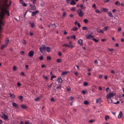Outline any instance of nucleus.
Wrapping results in <instances>:
<instances>
[{
    "label": "nucleus",
    "mask_w": 124,
    "mask_h": 124,
    "mask_svg": "<svg viewBox=\"0 0 124 124\" xmlns=\"http://www.w3.org/2000/svg\"><path fill=\"white\" fill-rule=\"evenodd\" d=\"M101 101V99L99 98L98 99H96V103H100V102Z\"/></svg>",
    "instance_id": "21"
},
{
    "label": "nucleus",
    "mask_w": 124,
    "mask_h": 124,
    "mask_svg": "<svg viewBox=\"0 0 124 124\" xmlns=\"http://www.w3.org/2000/svg\"><path fill=\"white\" fill-rule=\"evenodd\" d=\"M29 65H26L25 66V67L26 69H28V67H29Z\"/></svg>",
    "instance_id": "64"
},
{
    "label": "nucleus",
    "mask_w": 124,
    "mask_h": 124,
    "mask_svg": "<svg viewBox=\"0 0 124 124\" xmlns=\"http://www.w3.org/2000/svg\"><path fill=\"white\" fill-rule=\"evenodd\" d=\"M41 52L45 51L46 47L45 46H40L39 48Z\"/></svg>",
    "instance_id": "7"
},
{
    "label": "nucleus",
    "mask_w": 124,
    "mask_h": 124,
    "mask_svg": "<svg viewBox=\"0 0 124 124\" xmlns=\"http://www.w3.org/2000/svg\"><path fill=\"white\" fill-rule=\"evenodd\" d=\"M115 93L114 92L109 93L107 95V97L111 98L115 96Z\"/></svg>",
    "instance_id": "4"
},
{
    "label": "nucleus",
    "mask_w": 124,
    "mask_h": 124,
    "mask_svg": "<svg viewBox=\"0 0 124 124\" xmlns=\"http://www.w3.org/2000/svg\"><path fill=\"white\" fill-rule=\"evenodd\" d=\"M95 12L96 13H101V12L99 11V10L98 9H96L95 10Z\"/></svg>",
    "instance_id": "38"
},
{
    "label": "nucleus",
    "mask_w": 124,
    "mask_h": 124,
    "mask_svg": "<svg viewBox=\"0 0 124 124\" xmlns=\"http://www.w3.org/2000/svg\"><path fill=\"white\" fill-rule=\"evenodd\" d=\"M39 97H37L36 99H35L34 100L35 101H39Z\"/></svg>",
    "instance_id": "50"
},
{
    "label": "nucleus",
    "mask_w": 124,
    "mask_h": 124,
    "mask_svg": "<svg viewBox=\"0 0 124 124\" xmlns=\"http://www.w3.org/2000/svg\"><path fill=\"white\" fill-rule=\"evenodd\" d=\"M74 98L72 96H70L69 98V100H74Z\"/></svg>",
    "instance_id": "43"
},
{
    "label": "nucleus",
    "mask_w": 124,
    "mask_h": 124,
    "mask_svg": "<svg viewBox=\"0 0 124 124\" xmlns=\"http://www.w3.org/2000/svg\"><path fill=\"white\" fill-rule=\"evenodd\" d=\"M61 88V85H59V86L57 87V89H60Z\"/></svg>",
    "instance_id": "35"
},
{
    "label": "nucleus",
    "mask_w": 124,
    "mask_h": 124,
    "mask_svg": "<svg viewBox=\"0 0 124 124\" xmlns=\"http://www.w3.org/2000/svg\"><path fill=\"white\" fill-rule=\"evenodd\" d=\"M96 30L99 33H104L103 31L102 30H100L99 28H97Z\"/></svg>",
    "instance_id": "9"
},
{
    "label": "nucleus",
    "mask_w": 124,
    "mask_h": 124,
    "mask_svg": "<svg viewBox=\"0 0 124 124\" xmlns=\"http://www.w3.org/2000/svg\"><path fill=\"white\" fill-rule=\"evenodd\" d=\"M61 59H58L57 60L56 62L58 63H60L61 62Z\"/></svg>",
    "instance_id": "31"
},
{
    "label": "nucleus",
    "mask_w": 124,
    "mask_h": 124,
    "mask_svg": "<svg viewBox=\"0 0 124 124\" xmlns=\"http://www.w3.org/2000/svg\"><path fill=\"white\" fill-rule=\"evenodd\" d=\"M102 11L105 12H107L108 11V9L107 8H103V9Z\"/></svg>",
    "instance_id": "47"
},
{
    "label": "nucleus",
    "mask_w": 124,
    "mask_h": 124,
    "mask_svg": "<svg viewBox=\"0 0 124 124\" xmlns=\"http://www.w3.org/2000/svg\"><path fill=\"white\" fill-rule=\"evenodd\" d=\"M94 121V120L93 119H92V120H89L88 121V122H90L91 123H92Z\"/></svg>",
    "instance_id": "56"
},
{
    "label": "nucleus",
    "mask_w": 124,
    "mask_h": 124,
    "mask_svg": "<svg viewBox=\"0 0 124 124\" xmlns=\"http://www.w3.org/2000/svg\"><path fill=\"white\" fill-rule=\"evenodd\" d=\"M31 0L34 4H35L36 3L37 1V0Z\"/></svg>",
    "instance_id": "33"
},
{
    "label": "nucleus",
    "mask_w": 124,
    "mask_h": 124,
    "mask_svg": "<svg viewBox=\"0 0 124 124\" xmlns=\"http://www.w3.org/2000/svg\"><path fill=\"white\" fill-rule=\"evenodd\" d=\"M75 9L74 8H71L70 10L72 11H74Z\"/></svg>",
    "instance_id": "61"
},
{
    "label": "nucleus",
    "mask_w": 124,
    "mask_h": 124,
    "mask_svg": "<svg viewBox=\"0 0 124 124\" xmlns=\"http://www.w3.org/2000/svg\"><path fill=\"white\" fill-rule=\"evenodd\" d=\"M66 15V12H64L63 13V15L62 16V18H63Z\"/></svg>",
    "instance_id": "25"
},
{
    "label": "nucleus",
    "mask_w": 124,
    "mask_h": 124,
    "mask_svg": "<svg viewBox=\"0 0 124 124\" xmlns=\"http://www.w3.org/2000/svg\"><path fill=\"white\" fill-rule=\"evenodd\" d=\"M82 93L84 94H85V93H87V91L86 92H85V91L83 90V91H82Z\"/></svg>",
    "instance_id": "54"
},
{
    "label": "nucleus",
    "mask_w": 124,
    "mask_h": 124,
    "mask_svg": "<svg viewBox=\"0 0 124 124\" xmlns=\"http://www.w3.org/2000/svg\"><path fill=\"white\" fill-rule=\"evenodd\" d=\"M8 43H5V44H3L2 46L1 47V50H2L3 48L5 47L7 45Z\"/></svg>",
    "instance_id": "15"
},
{
    "label": "nucleus",
    "mask_w": 124,
    "mask_h": 124,
    "mask_svg": "<svg viewBox=\"0 0 124 124\" xmlns=\"http://www.w3.org/2000/svg\"><path fill=\"white\" fill-rule=\"evenodd\" d=\"M23 43L25 44H26V41L24 40V39H23Z\"/></svg>",
    "instance_id": "59"
},
{
    "label": "nucleus",
    "mask_w": 124,
    "mask_h": 124,
    "mask_svg": "<svg viewBox=\"0 0 124 124\" xmlns=\"http://www.w3.org/2000/svg\"><path fill=\"white\" fill-rule=\"evenodd\" d=\"M92 34V33H88V34L86 35V37L87 39H91L92 40V39L93 38V36H91V35Z\"/></svg>",
    "instance_id": "3"
},
{
    "label": "nucleus",
    "mask_w": 124,
    "mask_h": 124,
    "mask_svg": "<svg viewBox=\"0 0 124 124\" xmlns=\"http://www.w3.org/2000/svg\"><path fill=\"white\" fill-rule=\"evenodd\" d=\"M115 4L116 5H119L120 4V3L119 1H117L115 3Z\"/></svg>",
    "instance_id": "27"
},
{
    "label": "nucleus",
    "mask_w": 124,
    "mask_h": 124,
    "mask_svg": "<svg viewBox=\"0 0 124 124\" xmlns=\"http://www.w3.org/2000/svg\"><path fill=\"white\" fill-rule=\"evenodd\" d=\"M43 78L46 79V80H47L48 79V77L44 75L43 76Z\"/></svg>",
    "instance_id": "45"
},
{
    "label": "nucleus",
    "mask_w": 124,
    "mask_h": 124,
    "mask_svg": "<svg viewBox=\"0 0 124 124\" xmlns=\"http://www.w3.org/2000/svg\"><path fill=\"white\" fill-rule=\"evenodd\" d=\"M1 116L5 120H7L8 119V116L6 115L5 114L3 113L1 115Z\"/></svg>",
    "instance_id": "6"
},
{
    "label": "nucleus",
    "mask_w": 124,
    "mask_h": 124,
    "mask_svg": "<svg viewBox=\"0 0 124 124\" xmlns=\"http://www.w3.org/2000/svg\"><path fill=\"white\" fill-rule=\"evenodd\" d=\"M29 23L31 25L32 28H33L35 26V25L33 21H30L29 22Z\"/></svg>",
    "instance_id": "8"
},
{
    "label": "nucleus",
    "mask_w": 124,
    "mask_h": 124,
    "mask_svg": "<svg viewBox=\"0 0 124 124\" xmlns=\"http://www.w3.org/2000/svg\"><path fill=\"white\" fill-rule=\"evenodd\" d=\"M77 25L78 27H80V25L79 23H77Z\"/></svg>",
    "instance_id": "62"
},
{
    "label": "nucleus",
    "mask_w": 124,
    "mask_h": 124,
    "mask_svg": "<svg viewBox=\"0 0 124 124\" xmlns=\"http://www.w3.org/2000/svg\"><path fill=\"white\" fill-rule=\"evenodd\" d=\"M70 4L72 5H75L76 3L74 0H72L70 2Z\"/></svg>",
    "instance_id": "20"
},
{
    "label": "nucleus",
    "mask_w": 124,
    "mask_h": 124,
    "mask_svg": "<svg viewBox=\"0 0 124 124\" xmlns=\"http://www.w3.org/2000/svg\"><path fill=\"white\" fill-rule=\"evenodd\" d=\"M39 12V11L38 10H36L34 11H33L32 12L31 16H34L36 14Z\"/></svg>",
    "instance_id": "11"
},
{
    "label": "nucleus",
    "mask_w": 124,
    "mask_h": 124,
    "mask_svg": "<svg viewBox=\"0 0 124 124\" xmlns=\"http://www.w3.org/2000/svg\"><path fill=\"white\" fill-rule=\"evenodd\" d=\"M122 115V112L121 111H120L119 113V114L118 115V118H120L121 117Z\"/></svg>",
    "instance_id": "19"
},
{
    "label": "nucleus",
    "mask_w": 124,
    "mask_h": 124,
    "mask_svg": "<svg viewBox=\"0 0 124 124\" xmlns=\"http://www.w3.org/2000/svg\"><path fill=\"white\" fill-rule=\"evenodd\" d=\"M78 42L80 45H82L83 41L81 39H79L78 41Z\"/></svg>",
    "instance_id": "18"
},
{
    "label": "nucleus",
    "mask_w": 124,
    "mask_h": 124,
    "mask_svg": "<svg viewBox=\"0 0 124 124\" xmlns=\"http://www.w3.org/2000/svg\"><path fill=\"white\" fill-rule=\"evenodd\" d=\"M62 54V53L60 52H58V55L59 56H60Z\"/></svg>",
    "instance_id": "63"
},
{
    "label": "nucleus",
    "mask_w": 124,
    "mask_h": 124,
    "mask_svg": "<svg viewBox=\"0 0 124 124\" xmlns=\"http://www.w3.org/2000/svg\"><path fill=\"white\" fill-rule=\"evenodd\" d=\"M77 27H75L73 28V29L72 30L73 31H76L77 30Z\"/></svg>",
    "instance_id": "48"
},
{
    "label": "nucleus",
    "mask_w": 124,
    "mask_h": 124,
    "mask_svg": "<svg viewBox=\"0 0 124 124\" xmlns=\"http://www.w3.org/2000/svg\"><path fill=\"white\" fill-rule=\"evenodd\" d=\"M106 98L108 99L107 101L109 103H111L112 102V101L111 98L109 97H107V96H106Z\"/></svg>",
    "instance_id": "13"
},
{
    "label": "nucleus",
    "mask_w": 124,
    "mask_h": 124,
    "mask_svg": "<svg viewBox=\"0 0 124 124\" xmlns=\"http://www.w3.org/2000/svg\"><path fill=\"white\" fill-rule=\"evenodd\" d=\"M12 106L13 107H15L16 108H18V105L15 102H14L12 103Z\"/></svg>",
    "instance_id": "12"
},
{
    "label": "nucleus",
    "mask_w": 124,
    "mask_h": 124,
    "mask_svg": "<svg viewBox=\"0 0 124 124\" xmlns=\"http://www.w3.org/2000/svg\"><path fill=\"white\" fill-rule=\"evenodd\" d=\"M10 97L12 98H14L15 97V95L13 94L10 93L9 94Z\"/></svg>",
    "instance_id": "23"
},
{
    "label": "nucleus",
    "mask_w": 124,
    "mask_h": 124,
    "mask_svg": "<svg viewBox=\"0 0 124 124\" xmlns=\"http://www.w3.org/2000/svg\"><path fill=\"white\" fill-rule=\"evenodd\" d=\"M39 59L40 60H42L43 59V56H41L39 57Z\"/></svg>",
    "instance_id": "49"
},
{
    "label": "nucleus",
    "mask_w": 124,
    "mask_h": 124,
    "mask_svg": "<svg viewBox=\"0 0 124 124\" xmlns=\"http://www.w3.org/2000/svg\"><path fill=\"white\" fill-rule=\"evenodd\" d=\"M88 84L87 82H85L83 83V85L85 86H86Z\"/></svg>",
    "instance_id": "41"
},
{
    "label": "nucleus",
    "mask_w": 124,
    "mask_h": 124,
    "mask_svg": "<svg viewBox=\"0 0 124 124\" xmlns=\"http://www.w3.org/2000/svg\"><path fill=\"white\" fill-rule=\"evenodd\" d=\"M77 11L79 16L81 17L83 16L84 13L82 12V10L81 9H78L77 10Z\"/></svg>",
    "instance_id": "2"
},
{
    "label": "nucleus",
    "mask_w": 124,
    "mask_h": 124,
    "mask_svg": "<svg viewBox=\"0 0 124 124\" xmlns=\"http://www.w3.org/2000/svg\"><path fill=\"white\" fill-rule=\"evenodd\" d=\"M39 28H41L42 29H43V27H42V25H41L40 26V25L39 26Z\"/></svg>",
    "instance_id": "60"
},
{
    "label": "nucleus",
    "mask_w": 124,
    "mask_h": 124,
    "mask_svg": "<svg viewBox=\"0 0 124 124\" xmlns=\"http://www.w3.org/2000/svg\"><path fill=\"white\" fill-rule=\"evenodd\" d=\"M92 40H93L95 42H97L98 41V40L94 38L93 37V38L92 39Z\"/></svg>",
    "instance_id": "28"
},
{
    "label": "nucleus",
    "mask_w": 124,
    "mask_h": 124,
    "mask_svg": "<svg viewBox=\"0 0 124 124\" xmlns=\"http://www.w3.org/2000/svg\"><path fill=\"white\" fill-rule=\"evenodd\" d=\"M93 7L94 8V9H96V6L95 4V3L93 4Z\"/></svg>",
    "instance_id": "52"
},
{
    "label": "nucleus",
    "mask_w": 124,
    "mask_h": 124,
    "mask_svg": "<svg viewBox=\"0 0 124 124\" xmlns=\"http://www.w3.org/2000/svg\"><path fill=\"white\" fill-rule=\"evenodd\" d=\"M108 28V26H106L103 28V30L104 31H106Z\"/></svg>",
    "instance_id": "40"
},
{
    "label": "nucleus",
    "mask_w": 124,
    "mask_h": 124,
    "mask_svg": "<svg viewBox=\"0 0 124 124\" xmlns=\"http://www.w3.org/2000/svg\"><path fill=\"white\" fill-rule=\"evenodd\" d=\"M47 61H49L51 60V57L50 56H48L47 57Z\"/></svg>",
    "instance_id": "36"
},
{
    "label": "nucleus",
    "mask_w": 124,
    "mask_h": 124,
    "mask_svg": "<svg viewBox=\"0 0 124 124\" xmlns=\"http://www.w3.org/2000/svg\"><path fill=\"white\" fill-rule=\"evenodd\" d=\"M23 97L22 95H20L19 96V98L21 101H23Z\"/></svg>",
    "instance_id": "32"
},
{
    "label": "nucleus",
    "mask_w": 124,
    "mask_h": 124,
    "mask_svg": "<svg viewBox=\"0 0 124 124\" xmlns=\"http://www.w3.org/2000/svg\"><path fill=\"white\" fill-rule=\"evenodd\" d=\"M45 51H46L48 52H49L51 51V48L49 47H46Z\"/></svg>",
    "instance_id": "14"
},
{
    "label": "nucleus",
    "mask_w": 124,
    "mask_h": 124,
    "mask_svg": "<svg viewBox=\"0 0 124 124\" xmlns=\"http://www.w3.org/2000/svg\"><path fill=\"white\" fill-rule=\"evenodd\" d=\"M25 124H30L28 121H25L24 122Z\"/></svg>",
    "instance_id": "58"
},
{
    "label": "nucleus",
    "mask_w": 124,
    "mask_h": 124,
    "mask_svg": "<svg viewBox=\"0 0 124 124\" xmlns=\"http://www.w3.org/2000/svg\"><path fill=\"white\" fill-rule=\"evenodd\" d=\"M108 14L109 16L111 17H113L112 14L110 11H109L108 12Z\"/></svg>",
    "instance_id": "24"
},
{
    "label": "nucleus",
    "mask_w": 124,
    "mask_h": 124,
    "mask_svg": "<svg viewBox=\"0 0 124 124\" xmlns=\"http://www.w3.org/2000/svg\"><path fill=\"white\" fill-rule=\"evenodd\" d=\"M3 1L4 2V3L3 4V5L5 8L7 9L8 8V7L11 5V2L10 1L9 3V5L7 4L8 2V0H3Z\"/></svg>",
    "instance_id": "1"
},
{
    "label": "nucleus",
    "mask_w": 124,
    "mask_h": 124,
    "mask_svg": "<svg viewBox=\"0 0 124 124\" xmlns=\"http://www.w3.org/2000/svg\"><path fill=\"white\" fill-rule=\"evenodd\" d=\"M80 7V8L82 9L85 10L86 9V7L85 6H84L82 4H81Z\"/></svg>",
    "instance_id": "16"
},
{
    "label": "nucleus",
    "mask_w": 124,
    "mask_h": 124,
    "mask_svg": "<svg viewBox=\"0 0 124 124\" xmlns=\"http://www.w3.org/2000/svg\"><path fill=\"white\" fill-rule=\"evenodd\" d=\"M29 8L30 9L34 10L36 9V7L35 5L29 4Z\"/></svg>",
    "instance_id": "5"
},
{
    "label": "nucleus",
    "mask_w": 124,
    "mask_h": 124,
    "mask_svg": "<svg viewBox=\"0 0 124 124\" xmlns=\"http://www.w3.org/2000/svg\"><path fill=\"white\" fill-rule=\"evenodd\" d=\"M50 25L51 26H53L54 28H55L56 27V26L55 23L51 24Z\"/></svg>",
    "instance_id": "30"
},
{
    "label": "nucleus",
    "mask_w": 124,
    "mask_h": 124,
    "mask_svg": "<svg viewBox=\"0 0 124 124\" xmlns=\"http://www.w3.org/2000/svg\"><path fill=\"white\" fill-rule=\"evenodd\" d=\"M34 52L33 51H31L28 54L29 56L30 57H32L33 54H34Z\"/></svg>",
    "instance_id": "10"
},
{
    "label": "nucleus",
    "mask_w": 124,
    "mask_h": 124,
    "mask_svg": "<svg viewBox=\"0 0 124 124\" xmlns=\"http://www.w3.org/2000/svg\"><path fill=\"white\" fill-rule=\"evenodd\" d=\"M62 46H65L66 47H69V46H69L68 45H67V44H64L63 45H62ZM71 47H72V46H71Z\"/></svg>",
    "instance_id": "26"
},
{
    "label": "nucleus",
    "mask_w": 124,
    "mask_h": 124,
    "mask_svg": "<svg viewBox=\"0 0 124 124\" xmlns=\"http://www.w3.org/2000/svg\"><path fill=\"white\" fill-rule=\"evenodd\" d=\"M22 4L23 5V6H25V7H26L27 6V5H26V3H24L23 2V3Z\"/></svg>",
    "instance_id": "55"
},
{
    "label": "nucleus",
    "mask_w": 124,
    "mask_h": 124,
    "mask_svg": "<svg viewBox=\"0 0 124 124\" xmlns=\"http://www.w3.org/2000/svg\"><path fill=\"white\" fill-rule=\"evenodd\" d=\"M109 116L107 115H106L105 116V120H107V119L108 118Z\"/></svg>",
    "instance_id": "39"
},
{
    "label": "nucleus",
    "mask_w": 124,
    "mask_h": 124,
    "mask_svg": "<svg viewBox=\"0 0 124 124\" xmlns=\"http://www.w3.org/2000/svg\"><path fill=\"white\" fill-rule=\"evenodd\" d=\"M83 22L85 23H87L88 22V20L86 19H85L83 20Z\"/></svg>",
    "instance_id": "29"
},
{
    "label": "nucleus",
    "mask_w": 124,
    "mask_h": 124,
    "mask_svg": "<svg viewBox=\"0 0 124 124\" xmlns=\"http://www.w3.org/2000/svg\"><path fill=\"white\" fill-rule=\"evenodd\" d=\"M21 107L23 109H26L27 108V106H25L23 104H22L21 105Z\"/></svg>",
    "instance_id": "22"
},
{
    "label": "nucleus",
    "mask_w": 124,
    "mask_h": 124,
    "mask_svg": "<svg viewBox=\"0 0 124 124\" xmlns=\"http://www.w3.org/2000/svg\"><path fill=\"white\" fill-rule=\"evenodd\" d=\"M56 77L55 76H54L53 75H52L51 77V79L52 80L53 78H56Z\"/></svg>",
    "instance_id": "44"
},
{
    "label": "nucleus",
    "mask_w": 124,
    "mask_h": 124,
    "mask_svg": "<svg viewBox=\"0 0 124 124\" xmlns=\"http://www.w3.org/2000/svg\"><path fill=\"white\" fill-rule=\"evenodd\" d=\"M68 73V72L67 71H64L62 73V75H65L67 74Z\"/></svg>",
    "instance_id": "42"
},
{
    "label": "nucleus",
    "mask_w": 124,
    "mask_h": 124,
    "mask_svg": "<svg viewBox=\"0 0 124 124\" xmlns=\"http://www.w3.org/2000/svg\"><path fill=\"white\" fill-rule=\"evenodd\" d=\"M71 90L70 88L69 87H67V92H68L70 91Z\"/></svg>",
    "instance_id": "34"
},
{
    "label": "nucleus",
    "mask_w": 124,
    "mask_h": 124,
    "mask_svg": "<svg viewBox=\"0 0 124 124\" xmlns=\"http://www.w3.org/2000/svg\"><path fill=\"white\" fill-rule=\"evenodd\" d=\"M57 80L58 81V83H61L62 82V80L61 78L60 77H59L57 79Z\"/></svg>",
    "instance_id": "17"
},
{
    "label": "nucleus",
    "mask_w": 124,
    "mask_h": 124,
    "mask_svg": "<svg viewBox=\"0 0 124 124\" xmlns=\"http://www.w3.org/2000/svg\"><path fill=\"white\" fill-rule=\"evenodd\" d=\"M70 37L71 38H73L74 39H75L76 38L75 36L74 35H73V36H70Z\"/></svg>",
    "instance_id": "46"
},
{
    "label": "nucleus",
    "mask_w": 124,
    "mask_h": 124,
    "mask_svg": "<svg viewBox=\"0 0 124 124\" xmlns=\"http://www.w3.org/2000/svg\"><path fill=\"white\" fill-rule=\"evenodd\" d=\"M68 45L69 46H72V47H71V46H69V47H70L71 48H72L73 47V46L71 44H69Z\"/></svg>",
    "instance_id": "53"
},
{
    "label": "nucleus",
    "mask_w": 124,
    "mask_h": 124,
    "mask_svg": "<svg viewBox=\"0 0 124 124\" xmlns=\"http://www.w3.org/2000/svg\"><path fill=\"white\" fill-rule=\"evenodd\" d=\"M84 104L85 105H88L89 104V102L87 101H85L84 102Z\"/></svg>",
    "instance_id": "37"
},
{
    "label": "nucleus",
    "mask_w": 124,
    "mask_h": 124,
    "mask_svg": "<svg viewBox=\"0 0 124 124\" xmlns=\"http://www.w3.org/2000/svg\"><path fill=\"white\" fill-rule=\"evenodd\" d=\"M82 30H87V28L86 27H83L82 28Z\"/></svg>",
    "instance_id": "57"
},
{
    "label": "nucleus",
    "mask_w": 124,
    "mask_h": 124,
    "mask_svg": "<svg viewBox=\"0 0 124 124\" xmlns=\"http://www.w3.org/2000/svg\"><path fill=\"white\" fill-rule=\"evenodd\" d=\"M16 66H14L13 67V70L14 71L16 70Z\"/></svg>",
    "instance_id": "51"
}]
</instances>
